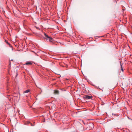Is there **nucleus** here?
Masks as SVG:
<instances>
[{
	"instance_id": "obj_7",
	"label": "nucleus",
	"mask_w": 132,
	"mask_h": 132,
	"mask_svg": "<svg viewBox=\"0 0 132 132\" xmlns=\"http://www.w3.org/2000/svg\"><path fill=\"white\" fill-rule=\"evenodd\" d=\"M112 115H114V116H118V115L117 114H113V113H112Z\"/></svg>"
},
{
	"instance_id": "obj_9",
	"label": "nucleus",
	"mask_w": 132,
	"mask_h": 132,
	"mask_svg": "<svg viewBox=\"0 0 132 132\" xmlns=\"http://www.w3.org/2000/svg\"><path fill=\"white\" fill-rule=\"evenodd\" d=\"M128 118L129 119H130L129 117H128Z\"/></svg>"
},
{
	"instance_id": "obj_8",
	"label": "nucleus",
	"mask_w": 132,
	"mask_h": 132,
	"mask_svg": "<svg viewBox=\"0 0 132 132\" xmlns=\"http://www.w3.org/2000/svg\"><path fill=\"white\" fill-rule=\"evenodd\" d=\"M90 125L91 126H92V127H93V128H94V125L93 124V123H91L90 124Z\"/></svg>"
},
{
	"instance_id": "obj_1",
	"label": "nucleus",
	"mask_w": 132,
	"mask_h": 132,
	"mask_svg": "<svg viewBox=\"0 0 132 132\" xmlns=\"http://www.w3.org/2000/svg\"><path fill=\"white\" fill-rule=\"evenodd\" d=\"M44 35L45 36V37H44V38L46 39L47 40H48L50 42H52L53 40V39L51 37L48 36L47 35L46 33H45L44 34Z\"/></svg>"
},
{
	"instance_id": "obj_11",
	"label": "nucleus",
	"mask_w": 132,
	"mask_h": 132,
	"mask_svg": "<svg viewBox=\"0 0 132 132\" xmlns=\"http://www.w3.org/2000/svg\"><path fill=\"white\" fill-rule=\"evenodd\" d=\"M28 123H30V122H28Z\"/></svg>"
},
{
	"instance_id": "obj_10",
	"label": "nucleus",
	"mask_w": 132,
	"mask_h": 132,
	"mask_svg": "<svg viewBox=\"0 0 132 132\" xmlns=\"http://www.w3.org/2000/svg\"><path fill=\"white\" fill-rule=\"evenodd\" d=\"M7 44H9V43L8 42H7Z\"/></svg>"
},
{
	"instance_id": "obj_4",
	"label": "nucleus",
	"mask_w": 132,
	"mask_h": 132,
	"mask_svg": "<svg viewBox=\"0 0 132 132\" xmlns=\"http://www.w3.org/2000/svg\"><path fill=\"white\" fill-rule=\"evenodd\" d=\"M120 66H121V70L122 71V72H123V68L121 62L120 61Z\"/></svg>"
},
{
	"instance_id": "obj_3",
	"label": "nucleus",
	"mask_w": 132,
	"mask_h": 132,
	"mask_svg": "<svg viewBox=\"0 0 132 132\" xmlns=\"http://www.w3.org/2000/svg\"><path fill=\"white\" fill-rule=\"evenodd\" d=\"M54 93L56 94H58L59 93V91L58 90H54Z\"/></svg>"
},
{
	"instance_id": "obj_6",
	"label": "nucleus",
	"mask_w": 132,
	"mask_h": 132,
	"mask_svg": "<svg viewBox=\"0 0 132 132\" xmlns=\"http://www.w3.org/2000/svg\"><path fill=\"white\" fill-rule=\"evenodd\" d=\"M30 90L29 89H28L24 92V93H28L30 92Z\"/></svg>"
},
{
	"instance_id": "obj_5",
	"label": "nucleus",
	"mask_w": 132,
	"mask_h": 132,
	"mask_svg": "<svg viewBox=\"0 0 132 132\" xmlns=\"http://www.w3.org/2000/svg\"><path fill=\"white\" fill-rule=\"evenodd\" d=\"M32 64V63H31V62H27L25 64L26 65H29V64L31 65V64Z\"/></svg>"
},
{
	"instance_id": "obj_2",
	"label": "nucleus",
	"mask_w": 132,
	"mask_h": 132,
	"mask_svg": "<svg viewBox=\"0 0 132 132\" xmlns=\"http://www.w3.org/2000/svg\"><path fill=\"white\" fill-rule=\"evenodd\" d=\"M93 96H89L87 95H85L84 97L85 100L90 99L92 100Z\"/></svg>"
}]
</instances>
